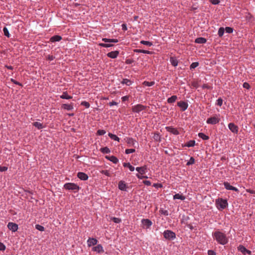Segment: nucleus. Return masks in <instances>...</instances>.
Wrapping results in <instances>:
<instances>
[{"label": "nucleus", "mask_w": 255, "mask_h": 255, "mask_svg": "<svg viewBox=\"0 0 255 255\" xmlns=\"http://www.w3.org/2000/svg\"><path fill=\"white\" fill-rule=\"evenodd\" d=\"M213 237L217 242L221 245H224L228 243V239L226 236L219 231L215 232Z\"/></svg>", "instance_id": "f257e3e1"}, {"label": "nucleus", "mask_w": 255, "mask_h": 255, "mask_svg": "<svg viewBox=\"0 0 255 255\" xmlns=\"http://www.w3.org/2000/svg\"><path fill=\"white\" fill-rule=\"evenodd\" d=\"M216 206L219 210H222L228 206V202L226 199L223 198H218L215 202Z\"/></svg>", "instance_id": "f03ea898"}, {"label": "nucleus", "mask_w": 255, "mask_h": 255, "mask_svg": "<svg viewBox=\"0 0 255 255\" xmlns=\"http://www.w3.org/2000/svg\"><path fill=\"white\" fill-rule=\"evenodd\" d=\"M163 236L166 239L169 240H173L176 238L175 234L170 230L165 231L163 233Z\"/></svg>", "instance_id": "7ed1b4c3"}, {"label": "nucleus", "mask_w": 255, "mask_h": 255, "mask_svg": "<svg viewBox=\"0 0 255 255\" xmlns=\"http://www.w3.org/2000/svg\"><path fill=\"white\" fill-rule=\"evenodd\" d=\"M65 189L69 190L77 191L79 190V187L77 184L73 183H68L65 184Z\"/></svg>", "instance_id": "20e7f679"}, {"label": "nucleus", "mask_w": 255, "mask_h": 255, "mask_svg": "<svg viewBox=\"0 0 255 255\" xmlns=\"http://www.w3.org/2000/svg\"><path fill=\"white\" fill-rule=\"evenodd\" d=\"M220 120V115H218L208 119L206 122L208 124L215 125L218 123Z\"/></svg>", "instance_id": "39448f33"}, {"label": "nucleus", "mask_w": 255, "mask_h": 255, "mask_svg": "<svg viewBox=\"0 0 255 255\" xmlns=\"http://www.w3.org/2000/svg\"><path fill=\"white\" fill-rule=\"evenodd\" d=\"M146 109V107L141 104H137L134 105L132 108V111L135 113H139Z\"/></svg>", "instance_id": "423d86ee"}, {"label": "nucleus", "mask_w": 255, "mask_h": 255, "mask_svg": "<svg viewBox=\"0 0 255 255\" xmlns=\"http://www.w3.org/2000/svg\"><path fill=\"white\" fill-rule=\"evenodd\" d=\"M141 224L142 225V227L145 229H148L152 225V222L149 219H142L141 220Z\"/></svg>", "instance_id": "0eeeda50"}, {"label": "nucleus", "mask_w": 255, "mask_h": 255, "mask_svg": "<svg viewBox=\"0 0 255 255\" xmlns=\"http://www.w3.org/2000/svg\"><path fill=\"white\" fill-rule=\"evenodd\" d=\"M125 140L129 146L135 147L136 145L137 144V141L132 138L127 137L126 138H125Z\"/></svg>", "instance_id": "6e6552de"}, {"label": "nucleus", "mask_w": 255, "mask_h": 255, "mask_svg": "<svg viewBox=\"0 0 255 255\" xmlns=\"http://www.w3.org/2000/svg\"><path fill=\"white\" fill-rule=\"evenodd\" d=\"M7 228L12 232H15L18 229V225L14 223L9 222L7 225Z\"/></svg>", "instance_id": "1a4fd4ad"}, {"label": "nucleus", "mask_w": 255, "mask_h": 255, "mask_svg": "<svg viewBox=\"0 0 255 255\" xmlns=\"http://www.w3.org/2000/svg\"><path fill=\"white\" fill-rule=\"evenodd\" d=\"M230 130L233 133H237L238 131V128L233 123H230L228 125Z\"/></svg>", "instance_id": "9d476101"}, {"label": "nucleus", "mask_w": 255, "mask_h": 255, "mask_svg": "<svg viewBox=\"0 0 255 255\" xmlns=\"http://www.w3.org/2000/svg\"><path fill=\"white\" fill-rule=\"evenodd\" d=\"M98 240L93 238H90L87 240V245L88 247H91L92 246L95 245L97 244Z\"/></svg>", "instance_id": "9b49d317"}, {"label": "nucleus", "mask_w": 255, "mask_h": 255, "mask_svg": "<svg viewBox=\"0 0 255 255\" xmlns=\"http://www.w3.org/2000/svg\"><path fill=\"white\" fill-rule=\"evenodd\" d=\"M177 105L181 108L182 111H185L188 106V105L187 103L183 102V101H180L177 103Z\"/></svg>", "instance_id": "f8f14e48"}, {"label": "nucleus", "mask_w": 255, "mask_h": 255, "mask_svg": "<svg viewBox=\"0 0 255 255\" xmlns=\"http://www.w3.org/2000/svg\"><path fill=\"white\" fill-rule=\"evenodd\" d=\"M77 177L81 180H84V181L87 180L88 179V175L87 174H86L84 172H80L78 173Z\"/></svg>", "instance_id": "ddd939ff"}, {"label": "nucleus", "mask_w": 255, "mask_h": 255, "mask_svg": "<svg viewBox=\"0 0 255 255\" xmlns=\"http://www.w3.org/2000/svg\"><path fill=\"white\" fill-rule=\"evenodd\" d=\"M224 185L225 188L227 190H233L235 191H239L238 189L236 187L231 185L228 182H224Z\"/></svg>", "instance_id": "4468645a"}, {"label": "nucleus", "mask_w": 255, "mask_h": 255, "mask_svg": "<svg viewBox=\"0 0 255 255\" xmlns=\"http://www.w3.org/2000/svg\"><path fill=\"white\" fill-rule=\"evenodd\" d=\"M92 250L98 253H103L104 252V250L101 245H98L97 246L93 247Z\"/></svg>", "instance_id": "2eb2a0df"}, {"label": "nucleus", "mask_w": 255, "mask_h": 255, "mask_svg": "<svg viewBox=\"0 0 255 255\" xmlns=\"http://www.w3.org/2000/svg\"><path fill=\"white\" fill-rule=\"evenodd\" d=\"M147 167L146 166L142 167H137L136 168V170L138 172V174L143 175L146 172Z\"/></svg>", "instance_id": "dca6fc26"}, {"label": "nucleus", "mask_w": 255, "mask_h": 255, "mask_svg": "<svg viewBox=\"0 0 255 255\" xmlns=\"http://www.w3.org/2000/svg\"><path fill=\"white\" fill-rule=\"evenodd\" d=\"M238 250L242 252L244 255H246L247 254L250 255L251 254V252L249 250H248L243 246H240L238 247Z\"/></svg>", "instance_id": "f3484780"}, {"label": "nucleus", "mask_w": 255, "mask_h": 255, "mask_svg": "<svg viewBox=\"0 0 255 255\" xmlns=\"http://www.w3.org/2000/svg\"><path fill=\"white\" fill-rule=\"evenodd\" d=\"M166 129L168 132H171L174 135H177L179 134L178 131L175 128L171 127H168L166 128Z\"/></svg>", "instance_id": "a211bd4d"}, {"label": "nucleus", "mask_w": 255, "mask_h": 255, "mask_svg": "<svg viewBox=\"0 0 255 255\" xmlns=\"http://www.w3.org/2000/svg\"><path fill=\"white\" fill-rule=\"evenodd\" d=\"M118 187L121 190L126 191L127 189V185L124 181H120L119 183Z\"/></svg>", "instance_id": "6ab92c4d"}, {"label": "nucleus", "mask_w": 255, "mask_h": 255, "mask_svg": "<svg viewBox=\"0 0 255 255\" xmlns=\"http://www.w3.org/2000/svg\"><path fill=\"white\" fill-rule=\"evenodd\" d=\"M119 54L118 51H112L107 54V56L111 58H116Z\"/></svg>", "instance_id": "aec40b11"}, {"label": "nucleus", "mask_w": 255, "mask_h": 255, "mask_svg": "<svg viewBox=\"0 0 255 255\" xmlns=\"http://www.w3.org/2000/svg\"><path fill=\"white\" fill-rule=\"evenodd\" d=\"M186 199L185 196H183L182 194L177 193L173 196V199H180L181 200H184Z\"/></svg>", "instance_id": "412c9836"}, {"label": "nucleus", "mask_w": 255, "mask_h": 255, "mask_svg": "<svg viewBox=\"0 0 255 255\" xmlns=\"http://www.w3.org/2000/svg\"><path fill=\"white\" fill-rule=\"evenodd\" d=\"M106 157L109 160L112 161V162L115 164L117 163L119 161L118 159L114 156H106Z\"/></svg>", "instance_id": "4be33fe9"}, {"label": "nucleus", "mask_w": 255, "mask_h": 255, "mask_svg": "<svg viewBox=\"0 0 255 255\" xmlns=\"http://www.w3.org/2000/svg\"><path fill=\"white\" fill-rule=\"evenodd\" d=\"M206 39L203 37H199L195 39V42L197 43L203 44L206 42Z\"/></svg>", "instance_id": "5701e85b"}, {"label": "nucleus", "mask_w": 255, "mask_h": 255, "mask_svg": "<svg viewBox=\"0 0 255 255\" xmlns=\"http://www.w3.org/2000/svg\"><path fill=\"white\" fill-rule=\"evenodd\" d=\"M62 39V37L59 35H54L51 37L50 41L51 42L59 41Z\"/></svg>", "instance_id": "b1692460"}, {"label": "nucleus", "mask_w": 255, "mask_h": 255, "mask_svg": "<svg viewBox=\"0 0 255 255\" xmlns=\"http://www.w3.org/2000/svg\"><path fill=\"white\" fill-rule=\"evenodd\" d=\"M102 41H104L105 42L117 43L118 42V40L117 39H109L106 38H103Z\"/></svg>", "instance_id": "393cba45"}, {"label": "nucleus", "mask_w": 255, "mask_h": 255, "mask_svg": "<svg viewBox=\"0 0 255 255\" xmlns=\"http://www.w3.org/2000/svg\"><path fill=\"white\" fill-rule=\"evenodd\" d=\"M123 165L124 167L128 168L130 171H133L134 170V167L128 162L124 163Z\"/></svg>", "instance_id": "a878e982"}, {"label": "nucleus", "mask_w": 255, "mask_h": 255, "mask_svg": "<svg viewBox=\"0 0 255 255\" xmlns=\"http://www.w3.org/2000/svg\"><path fill=\"white\" fill-rule=\"evenodd\" d=\"M108 135L111 139L118 141H120L119 137H118L116 135L112 133H109Z\"/></svg>", "instance_id": "bb28decb"}, {"label": "nucleus", "mask_w": 255, "mask_h": 255, "mask_svg": "<svg viewBox=\"0 0 255 255\" xmlns=\"http://www.w3.org/2000/svg\"><path fill=\"white\" fill-rule=\"evenodd\" d=\"M33 125L39 129L43 128H44V126L42 125V124L37 122L33 123Z\"/></svg>", "instance_id": "cd10ccee"}, {"label": "nucleus", "mask_w": 255, "mask_h": 255, "mask_svg": "<svg viewBox=\"0 0 255 255\" xmlns=\"http://www.w3.org/2000/svg\"><path fill=\"white\" fill-rule=\"evenodd\" d=\"M177 97L176 96H172L171 97L167 99V102L169 103H172L175 102V101L177 100Z\"/></svg>", "instance_id": "c85d7f7f"}, {"label": "nucleus", "mask_w": 255, "mask_h": 255, "mask_svg": "<svg viewBox=\"0 0 255 255\" xmlns=\"http://www.w3.org/2000/svg\"><path fill=\"white\" fill-rule=\"evenodd\" d=\"M170 62L173 66H176L178 65L177 60L173 57L170 58Z\"/></svg>", "instance_id": "c756f323"}, {"label": "nucleus", "mask_w": 255, "mask_h": 255, "mask_svg": "<svg viewBox=\"0 0 255 255\" xmlns=\"http://www.w3.org/2000/svg\"><path fill=\"white\" fill-rule=\"evenodd\" d=\"M198 136L204 140H207L209 139V136L202 132L199 133Z\"/></svg>", "instance_id": "7c9ffc66"}, {"label": "nucleus", "mask_w": 255, "mask_h": 255, "mask_svg": "<svg viewBox=\"0 0 255 255\" xmlns=\"http://www.w3.org/2000/svg\"><path fill=\"white\" fill-rule=\"evenodd\" d=\"M154 84H155V82L154 81H152V82L144 81L143 83V85H144L145 86H148V87L152 86L153 85H154Z\"/></svg>", "instance_id": "2f4dec72"}, {"label": "nucleus", "mask_w": 255, "mask_h": 255, "mask_svg": "<svg viewBox=\"0 0 255 255\" xmlns=\"http://www.w3.org/2000/svg\"><path fill=\"white\" fill-rule=\"evenodd\" d=\"M195 144V141L194 140L189 141L185 145L187 147H193Z\"/></svg>", "instance_id": "473e14b6"}, {"label": "nucleus", "mask_w": 255, "mask_h": 255, "mask_svg": "<svg viewBox=\"0 0 255 255\" xmlns=\"http://www.w3.org/2000/svg\"><path fill=\"white\" fill-rule=\"evenodd\" d=\"M101 151L104 153H109L110 152V150L107 147H105L101 148Z\"/></svg>", "instance_id": "72a5a7b5"}, {"label": "nucleus", "mask_w": 255, "mask_h": 255, "mask_svg": "<svg viewBox=\"0 0 255 255\" xmlns=\"http://www.w3.org/2000/svg\"><path fill=\"white\" fill-rule=\"evenodd\" d=\"M122 83L123 84H126L128 86H130L131 84V82L127 79H125L123 80Z\"/></svg>", "instance_id": "f704fd0d"}, {"label": "nucleus", "mask_w": 255, "mask_h": 255, "mask_svg": "<svg viewBox=\"0 0 255 255\" xmlns=\"http://www.w3.org/2000/svg\"><path fill=\"white\" fill-rule=\"evenodd\" d=\"M136 52L137 53H142L144 54H150V52L147 50H141V49H136L135 50Z\"/></svg>", "instance_id": "c9c22d12"}, {"label": "nucleus", "mask_w": 255, "mask_h": 255, "mask_svg": "<svg viewBox=\"0 0 255 255\" xmlns=\"http://www.w3.org/2000/svg\"><path fill=\"white\" fill-rule=\"evenodd\" d=\"M140 43L149 46L152 45V43L151 42L148 41L142 40L140 41Z\"/></svg>", "instance_id": "e433bc0d"}, {"label": "nucleus", "mask_w": 255, "mask_h": 255, "mask_svg": "<svg viewBox=\"0 0 255 255\" xmlns=\"http://www.w3.org/2000/svg\"><path fill=\"white\" fill-rule=\"evenodd\" d=\"M225 29L223 27H221L218 30V35L219 36H222L224 33Z\"/></svg>", "instance_id": "4c0bfd02"}, {"label": "nucleus", "mask_w": 255, "mask_h": 255, "mask_svg": "<svg viewBox=\"0 0 255 255\" xmlns=\"http://www.w3.org/2000/svg\"><path fill=\"white\" fill-rule=\"evenodd\" d=\"M3 31L4 35L7 36V37H9L10 34H9L8 30V29H7V28L6 27H4L3 28Z\"/></svg>", "instance_id": "58836bf2"}, {"label": "nucleus", "mask_w": 255, "mask_h": 255, "mask_svg": "<svg viewBox=\"0 0 255 255\" xmlns=\"http://www.w3.org/2000/svg\"><path fill=\"white\" fill-rule=\"evenodd\" d=\"M99 45L103 47H110L113 46L112 44L108 43H100Z\"/></svg>", "instance_id": "ea45409f"}, {"label": "nucleus", "mask_w": 255, "mask_h": 255, "mask_svg": "<svg viewBox=\"0 0 255 255\" xmlns=\"http://www.w3.org/2000/svg\"><path fill=\"white\" fill-rule=\"evenodd\" d=\"M134 152H135V149H132V148L127 149L125 150V153L126 154H129V153H133Z\"/></svg>", "instance_id": "a19ab883"}, {"label": "nucleus", "mask_w": 255, "mask_h": 255, "mask_svg": "<svg viewBox=\"0 0 255 255\" xmlns=\"http://www.w3.org/2000/svg\"><path fill=\"white\" fill-rule=\"evenodd\" d=\"M195 160L193 157H190L189 160L187 162V165H189L194 163Z\"/></svg>", "instance_id": "79ce46f5"}, {"label": "nucleus", "mask_w": 255, "mask_h": 255, "mask_svg": "<svg viewBox=\"0 0 255 255\" xmlns=\"http://www.w3.org/2000/svg\"><path fill=\"white\" fill-rule=\"evenodd\" d=\"M35 228L37 230L40 231H43L44 230V228L43 226L39 225H36Z\"/></svg>", "instance_id": "37998d69"}, {"label": "nucleus", "mask_w": 255, "mask_h": 255, "mask_svg": "<svg viewBox=\"0 0 255 255\" xmlns=\"http://www.w3.org/2000/svg\"><path fill=\"white\" fill-rule=\"evenodd\" d=\"M73 109V106L71 104H65V110H70Z\"/></svg>", "instance_id": "c03bdc74"}, {"label": "nucleus", "mask_w": 255, "mask_h": 255, "mask_svg": "<svg viewBox=\"0 0 255 255\" xmlns=\"http://www.w3.org/2000/svg\"><path fill=\"white\" fill-rule=\"evenodd\" d=\"M199 65L198 62H193L190 65V69H194Z\"/></svg>", "instance_id": "a18cd8bd"}, {"label": "nucleus", "mask_w": 255, "mask_h": 255, "mask_svg": "<svg viewBox=\"0 0 255 255\" xmlns=\"http://www.w3.org/2000/svg\"><path fill=\"white\" fill-rule=\"evenodd\" d=\"M97 133L99 135H102L106 133V131L104 129H99L97 131Z\"/></svg>", "instance_id": "49530a36"}, {"label": "nucleus", "mask_w": 255, "mask_h": 255, "mask_svg": "<svg viewBox=\"0 0 255 255\" xmlns=\"http://www.w3.org/2000/svg\"><path fill=\"white\" fill-rule=\"evenodd\" d=\"M81 105L85 107L86 108H88L90 107L89 103L86 101L82 102Z\"/></svg>", "instance_id": "de8ad7c7"}, {"label": "nucleus", "mask_w": 255, "mask_h": 255, "mask_svg": "<svg viewBox=\"0 0 255 255\" xmlns=\"http://www.w3.org/2000/svg\"><path fill=\"white\" fill-rule=\"evenodd\" d=\"M223 104V100L221 98H218L217 100V105L221 106Z\"/></svg>", "instance_id": "09e8293b"}, {"label": "nucleus", "mask_w": 255, "mask_h": 255, "mask_svg": "<svg viewBox=\"0 0 255 255\" xmlns=\"http://www.w3.org/2000/svg\"><path fill=\"white\" fill-rule=\"evenodd\" d=\"M153 138L154 139V140H155L156 141H159V140H160V137L158 133H155L153 136Z\"/></svg>", "instance_id": "8fccbe9b"}, {"label": "nucleus", "mask_w": 255, "mask_h": 255, "mask_svg": "<svg viewBox=\"0 0 255 255\" xmlns=\"http://www.w3.org/2000/svg\"><path fill=\"white\" fill-rule=\"evenodd\" d=\"M112 220L116 223H119L121 222V220L120 218L116 217L113 218Z\"/></svg>", "instance_id": "3c124183"}, {"label": "nucleus", "mask_w": 255, "mask_h": 255, "mask_svg": "<svg viewBox=\"0 0 255 255\" xmlns=\"http://www.w3.org/2000/svg\"><path fill=\"white\" fill-rule=\"evenodd\" d=\"M225 30H226V32L228 33H231L233 32V28H232L231 27H226Z\"/></svg>", "instance_id": "603ef678"}, {"label": "nucleus", "mask_w": 255, "mask_h": 255, "mask_svg": "<svg viewBox=\"0 0 255 255\" xmlns=\"http://www.w3.org/2000/svg\"><path fill=\"white\" fill-rule=\"evenodd\" d=\"M136 176H137V177L139 179H143V178H147V176H143L141 174H136Z\"/></svg>", "instance_id": "864d4df0"}, {"label": "nucleus", "mask_w": 255, "mask_h": 255, "mask_svg": "<svg viewBox=\"0 0 255 255\" xmlns=\"http://www.w3.org/2000/svg\"><path fill=\"white\" fill-rule=\"evenodd\" d=\"M210 2L213 4H218L220 2V0H210Z\"/></svg>", "instance_id": "5fc2aeb1"}, {"label": "nucleus", "mask_w": 255, "mask_h": 255, "mask_svg": "<svg viewBox=\"0 0 255 255\" xmlns=\"http://www.w3.org/2000/svg\"><path fill=\"white\" fill-rule=\"evenodd\" d=\"M243 87L247 89H249L250 87V86L248 83H244L243 84Z\"/></svg>", "instance_id": "6e6d98bb"}, {"label": "nucleus", "mask_w": 255, "mask_h": 255, "mask_svg": "<svg viewBox=\"0 0 255 255\" xmlns=\"http://www.w3.org/2000/svg\"><path fill=\"white\" fill-rule=\"evenodd\" d=\"M5 249V246L2 243H0V251H4Z\"/></svg>", "instance_id": "4d7b16f0"}, {"label": "nucleus", "mask_w": 255, "mask_h": 255, "mask_svg": "<svg viewBox=\"0 0 255 255\" xmlns=\"http://www.w3.org/2000/svg\"><path fill=\"white\" fill-rule=\"evenodd\" d=\"M7 167L5 166H0V171H5L7 170Z\"/></svg>", "instance_id": "13d9d810"}, {"label": "nucleus", "mask_w": 255, "mask_h": 255, "mask_svg": "<svg viewBox=\"0 0 255 255\" xmlns=\"http://www.w3.org/2000/svg\"><path fill=\"white\" fill-rule=\"evenodd\" d=\"M102 173L108 176H110V174L109 171H108V170H103L102 171Z\"/></svg>", "instance_id": "bf43d9fd"}, {"label": "nucleus", "mask_w": 255, "mask_h": 255, "mask_svg": "<svg viewBox=\"0 0 255 255\" xmlns=\"http://www.w3.org/2000/svg\"><path fill=\"white\" fill-rule=\"evenodd\" d=\"M208 255H216V253L212 250L208 251Z\"/></svg>", "instance_id": "052dcab7"}, {"label": "nucleus", "mask_w": 255, "mask_h": 255, "mask_svg": "<svg viewBox=\"0 0 255 255\" xmlns=\"http://www.w3.org/2000/svg\"><path fill=\"white\" fill-rule=\"evenodd\" d=\"M143 183L147 186H149L151 185V182L148 180L144 181Z\"/></svg>", "instance_id": "680f3d73"}, {"label": "nucleus", "mask_w": 255, "mask_h": 255, "mask_svg": "<svg viewBox=\"0 0 255 255\" xmlns=\"http://www.w3.org/2000/svg\"><path fill=\"white\" fill-rule=\"evenodd\" d=\"M118 104V103L115 101H112V102H111L109 103V105L110 106H114V105H117Z\"/></svg>", "instance_id": "e2e57ef3"}, {"label": "nucleus", "mask_w": 255, "mask_h": 255, "mask_svg": "<svg viewBox=\"0 0 255 255\" xmlns=\"http://www.w3.org/2000/svg\"><path fill=\"white\" fill-rule=\"evenodd\" d=\"M122 29L124 30H127V25L126 24H123L122 25Z\"/></svg>", "instance_id": "0e129e2a"}, {"label": "nucleus", "mask_w": 255, "mask_h": 255, "mask_svg": "<svg viewBox=\"0 0 255 255\" xmlns=\"http://www.w3.org/2000/svg\"><path fill=\"white\" fill-rule=\"evenodd\" d=\"M122 101H127L128 99V96H124L122 98Z\"/></svg>", "instance_id": "69168bd1"}, {"label": "nucleus", "mask_w": 255, "mask_h": 255, "mask_svg": "<svg viewBox=\"0 0 255 255\" xmlns=\"http://www.w3.org/2000/svg\"><path fill=\"white\" fill-rule=\"evenodd\" d=\"M131 62H132V60H131L130 59H127L126 61V63L128 64L131 63Z\"/></svg>", "instance_id": "338daca9"}, {"label": "nucleus", "mask_w": 255, "mask_h": 255, "mask_svg": "<svg viewBox=\"0 0 255 255\" xmlns=\"http://www.w3.org/2000/svg\"><path fill=\"white\" fill-rule=\"evenodd\" d=\"M71 97L69 96L65 92V99H69Z\"/></svg>", "instance_id": "774afa93"}]
</instances>
